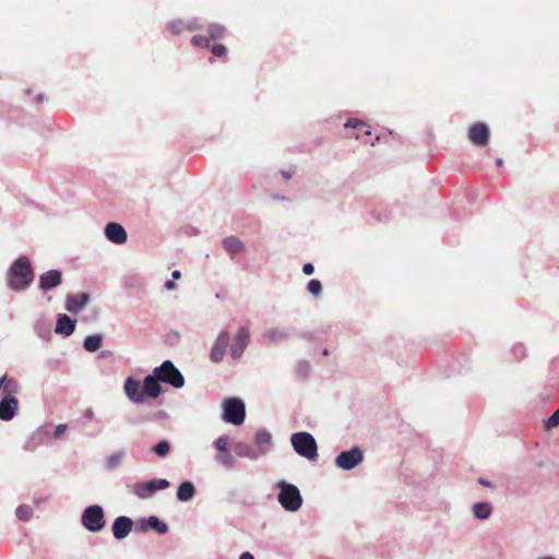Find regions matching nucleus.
<instances>
[{
  "instance_id": "obj_1",
  "label": "nucleus",
  "mask_w": 559,
  "mask_h": 559,
  "mask_svg": "<svg viewBox=\"0 0 559 559\" xmlns=\"http://www.w3.org/2000/svg\"><path fill=\"white\" fill-rule=\"evenodd\" d=\"M33 276L28 258L20 257L10 267L9 285L15 290L24 289L32 283Z\"/></svg>"
},
{
  "instance_id": "obj_2",
  "label": "nucleus",
  "mask_w": 559,
  "mask_h": 559,
  "mask_svg": "<svg viewBox=\"0 0 559 559\" xmlns=\"http://www.w3.org/2000/svg\"><path fill=\"white\" fill-rule=\"evenodd\" d=\"M294 450L302 457L310 461L318 456V445L309 432H296L290 438Z\"/></svg>"
},
{
  "instance_id": "obj_3",
  "label": "nucleus",
  "mask_w": 559,
  "mask_h": 559,
  "mask_svg": "<svg viewBox=\"0 0 559 559\" xmlns=\"http://www.w3.org/2000/svg\"><path fill=\"white\" fill-rule=\"evenodd\" d=\"M278 487L281 489L278 493V501L281 506L286 510L290 512L297 511L302 503V498L300 495L299 489L292 485L287 484L285 481L278 483Z\"/></svg>"
},
{
  "instance_id": "obj_4",
  "label": "nucleus",
  "mask_w": 559,
  "mask_h": 559,
  "mask_svg": "<svg viewBox=\"0 0 559 559\" xmlns=\"http://www.w3.org/2000/svg\"><path fill=\"white\" fill-rule=\"evenodd\" d=\"M153 373L162 382L171 384L174 388H182L185 378L170 360H165L159 367L153 370Z\"/></svg>"
},
{
  "instance_id": "obj_5",
  "label": "nucleus",
  "mask_w": 559,
  "mask_h": 559,
  "mask_svg": "<svg viewBox=\"0 0 559 559\" xmlns=\"http://www.w3.org/2000/svg\"><path fill=\"white\" fill-rule=\"evenodd\" d=\"M82 524L90 532H99L105 526L104 511L99 506L86 508L82 514Z\"/></svg>"
},
{
  "instance_id": "obj_6",
  "label": "nucleus",
  "mask_w": 559,
  "mask_h": 559,
  "mask_svg": "<svg viewBox=\"0 0 559 559\" xmlns=\"http://www.w3.org/2000/svg\"><path fill=\"white\" fill-rule=\"evenodd\" d=\"M246 417L245 404L239 399H228L224 403V420L241 425Z\"/></svg>"
},
{
  "instance_id": "obj_7",
  "label": "nucleus",
  "mask_w": 559,
  "mask_h": 559,
  "mask_svg": "<svg viewBox=\"0 0 559 559\" xmlns=\"http://www.w3.org/2000/svg\"><path fill=\"white\" fill-rule=\"evenodd\" d=\"M169 487L166 479H151L144 483H136L132 487V492L141 499L151 497L155 491Z\"/></svg>"
},
{
  "instance_id": "obj_8",
  "label": "nucleus",
  "mask_w": 559,
  "mask_h": 559,
  "mask_svg": "<svg viewBox=\"0 0 559 559\" xmlns=\"http://www.w3.org/2000/svg\"><path fill=\"white\" fill-rule=\"evenodd\" d=\"M364 459L362 452L359 448L355 447L349 451L341 452L336 459L335 464L345 471L352 469L357 466Z\"/></svg>"
},
{
  "instance_id": "obj_9",
  "label": "nucleus",
  "mask_w": 559,
  "mask_h": 559,
  "mask_svg": "<svg viewBox=\"0 0 559 559\" xmlns=\"http://www.w3.org/2000/svg\"><path fill=\"white\" fill-rule=\"evenodd\" d=\"M489 138V128L484 122H476L468 129V139L474 145L486 146Z\"/></svg>"
},
{
  "instance_id": "obj_10",
  "label": "nucleus",
  "mask_w": 559,
  "mask_h": 559,
  "mask_svg": "<svg viewBox=\"0 0 559 559\" xmlns=\"http://www.w3.org/2000/svg\"><path fill=\"white\" fill-rule=\"evenodd\" d=\"M123 390H124V393L128 396V399L130 401H132L133 403H136V404L144 403L145 399H144L143 390L141 389L140 381H138L131 377H128L124 381Z\"/></svg>"
},
{
  "instance_id": "obj_11",
  "label": "nucleus",
  "mask_w": 559,
  "mask_h": 559,
  "mask_svg": "<svg viewBox=\"0 0 559 559\" xmlns=\"http://www.w3.org/2000/svg\"><path fill=\"white\" fill-rule=\"evenodd\" d=\"M229 340L230 338L228 332L224 331L219 333L210 354L211 360L213 362H219L223 360Z\"/></svg>"
},
{
  "instance_id": "obj_12",
  "label": "nucleus",
  "mask_w": 559,
  "mask_h": 559,
  "mask_svg": "<svg viewBox=\"0 0 559 559\" xmlns=\"http://www.w3.org/2000/svg\"><path fill=\"white\" fill-rule=\"evenodd\" d=\"M21 390L19 381L8 374L0 378V397L16 399Z\"/></svg>"
},
{
  "instance_id": "obj_13",
  "label": "nucleus",
  "mask_w": 559,
  "mask_h": 559,
  "mask_svg": "<svg viewBox=\"0 0 559 559\" xmlns=\"http://www.w3.org/2000/svg\"><path fill=\"white\" fill-rule=\"evenodd\" d=\"M249 336H250V333H249V329L248 328H241L235 338H234V343L231 344V347H230V355L233 356V358L237 359L239 358L248 342H249Z\"/></svg>"
},
{
  "instance_id": "obj_14",
  "label": "nucleus",
  "mask_w": 559,
  "mask_h": 559,
  "mask_svg": "<svg viewBox=\"0 0 559 559\" xmlns=\"http://www.w3.org/2000/svg\"><path fill=\"white\" fill-rule=\"evenodd\" d=\"M19 409V400L12 397H1L0 400V419L11 420Z\"/></svg>"
},
{
  "instance_id": "obj_15",
  "label": "nucleus",
  "mask_w": 559,
  "mask_h": 559,
  "mask_svg": "<svg viewBox=\"0 0 559 559\" xmlns=\"http://www.w3.org/2000/svg\"><path fill=\"white\" fill-rule=\"evenodd\" d=\"M105 235L114 243L122 245L127 241V233L118 223H109L105 227Z\"/></svg>"
},
{
  "instance_id": "obj_16",
  "label": "nucleus",
  "mask_w": 559,
  "mask_h": 559,
  "mask_svg": "<svg viewBox=\"0 0 559 559\" xmlns=\"http://www.w3.org/2000/svg\"><path fill=\"white\" fill-rule=\"evenodd\" d=\"M62 274L60 271L50 270L39 276V287L43 290L52 289L61 284Z\"/></svg>"
},
{
  "instance_id": "obj_17",
  "label": "nucleus",
  "mask_w": 559,
  "mask_h": 559,
  "mask_svg": "<svg viewBox=\"0 0 559 559\" xmlns=\"http://www.w3.org/2000/svg\"><path fill=\"white\" fill-rule=\"evenodd\" d=\"M132 521L127 516H118L112 524V534L117 539H123L132 528Z\"/></svg>"
},
{
  "instance_id": "obj_18",
  "label": "nucleus",
  "mask_w": 559,
  "mask_h": 559,
  "mask_svg": "<svg viewBox=\"0 0 559 559\" xmlns=\"http://www.w3.org/2000/svg\"><path fill=\"white\" fill-rule=\"evenodd\" d=\"M143 394L144 396H148L151 399H156L159 396L162 392V386L159 384V380L157 377L153 373L147 376L143 381Z\"/></svg>"
},
{
  "instance_id": "obj_19",
  "label": "nucleus",
  "mask_w": 559,
  "mask_h": 559,
  "mask_svg": "<svg viewBox=\"0 0 559 559\" xmlns=\"http://www.w3.org/2000/svg\"><path fill=\"white\" fill-rule=\"evenodd\" d=\"M90 301V297L85 293L70 295L67 298V310L70 312H78L84 308Z\"/></svg>"
},
{
  "instance_id": "obj_20",
  "label": "nucleus",
  "mask_w": 559,
  "mask_h": 559,
  "mask_svg": "<svg viewBox=\"0 0 559 559\" xmlns=\"http://www.w3.org/2000/svg\"><path fill=\"white\" fill-rule=\"evenodd\" d=\"M75 322L67 314H59L56 324V333L69 336L74 332Z\"/></svg>"
},
{
  "instance_id": "obj_21",
  "label": "nucleus",
  "mask_w": 559,
  "mask_h": 559,
  "mask_svg": "<svg viewBox=\"0 0 559 559\" xmlns=\"http://www.w3.org/2000/svg\"><path fill=\"white\" fill-rule=\"evenodd\" d=\"M200 28H201V25H199L197 21H191L189 23H185V22L178 20V21H173L167 24V29L171 34H175V35H178L186 29L187 31H195V29H200Z\"/></svg>"
},
{
  "instance_id": "obj_22",
  "label": "nucleus",
  "mask_w": 559,
  "mask_h": 559,
  "mask_svg": "<svg viewBox=\"0 0 559 559\" xmlns=\"http://www.w3.org/2000/svg\"><path fill=\"white\" fill-rule=\"evenodd\" d=\"M195 493L194 486L191 481H183L177 490V498L180 501H188L193 498Z\"/></svg>"
},
{
  "instance_id": "obj_23",
  "label": "nucleus",
  "mask_w": 559,
  "mask_h": 559,
  "mask_svg": "<svg viewBox=\"0 0 559 559\" xmlns=\"http://www.w3.org/2000/svg\"><path fill=\"white\" fill-rule=\"evenodd\" d=\"M223 246L230 254H236L243 249V243L237 237H227L223 241Z\"/></svg>"
},
{
  "instance_id": "obj_24",
  "label": "nucleus",
  "mask_w": 559,
  "mask_h": 559,
  "mask_svg": "<svg viewBox=\"0 0 559 559\" xmlns=\"http://www.w3.org/2000/svg\"><path fill=\"white\" fill-rule=\"evenodd\" d=\"M102 343H103L102 335H99V334L88 335L85 337L83 346H84L85 350L93 353L100 348Z\"/></svg>"
},
{
  "instance_id": "obj_25",
  "label": "nucleus",
  "mask_w": 559,
  "mask_h": 559,
  "mask_svg": "<svg viewBox=\"0 0 559 559\" xmlns=\"http://www.w3.org/2000/svg\"><path fill=\"white\" fill-rule=\"evenodd\" d=\"M491 506L488 502H477L473 506V513L477 519L485 520L491 513Z\"/></svg>"
},
{
  "instance_id": "obj_26",
  "label": "nucleus",
  "mask_w": 559,
  "mask_h": 559,
  "mask_svg": "<svg viewBox=\"0 0 559 559\" xmlns=\"http://www.w3.org/2000/svg\"><path fill=\"white\" fill-rule=\"evenodd\" d=\"M225 33L226 28L221 24L213 23L207 26V34L210 39H221L225 36Z\"/></svg>"
},
{
  "instance_id": "obj_27",
  "label": "nucleus",
  "mask_w": 559,
  "mask_h": 559,
  "mask_svg": "<svg viewBox=\"0 0 559 559\" xmlns=\"http://www.w3.org/2000/svg\"><path fill=\"white\" fill-rule=\"evenodd\" d=\"M147 526L158 534H166L168 532V526L166 523L162 522L158 518L152 515L147 520Z\"/></svg>"
},
{
  "instance_id": "obj_28",
  "label": "nucleus",
  "mask_w": 559,
  "mask_h": 559,
  "mask_svg": "<svg viewBox=\"0 0 559 559\" xmlns=\"http://www.w3.org/2000/svg\"><path fill=\"white\" fill-rule=\"evenodd\" d=\"M153 451L156 453V455L160 457H165L169 451H170V444L169 442L163 440L159 441L154 448Z\"/></svg>"
},
{
  "instance_id": "obj_29",
  "label": "nucleus",
  "mask_w": 559,
  "mask_h": 559,
  "mask_svg": "<svg viewBox=\"0 0 559 559\" xmlns=\"http://www.w3.org/2000/svg\"><path fill=\"white\" fill-rule=\"evenodd\" d=\"M217 461L227 468H231L235 464V457L229 452L221 453L217 456Z\"/></svg>"
},
{
  "instance_id": "obj_30",
  "label": "nucleus",
  "mask_w": 559,
  "mask_h": 559,
  "mask_svg": "<svg viewBox=\"0 0 559 559\" xmlns=\"http://www.w3.org/2000/svg\"><path fill=\"white\" fill-rule=\"evenodd\" d=\"M16 516L22 521H28L33 514L32 509L28 506H20L16 509Z\"/></svg>"
},
{
  "instance_id": "obj_31",
  "label": "nucleus",
  "mask_w": 559,
  "mask_h": 559,
  "mask_svg": "<svg viewBox=\"0 0 559 559\" xmlns=\"http://www.w3.org/2000/svg\"><path fill=\"white\" fill-rule=\"evenodd\" d=\"M211 39L207 36L195 35L192 37L191 43L200 48H210Z\"/></svg>"
},
{
  "instance_id": "obj_32",
  "label": "nucleus",
  "mask_w": 559,
  "mask_h": 559,
  "mask_svg": "<svg viewBox=\"0 0 559 559\" xmlns=\"http://www.w3.org/2000/svg\"><path fill=\"white\" fill-rule=\"evenodd\" d=\"M229 438L227 436H221L215 441L214 445L221 453L228 452Z\"/></svg>"
},
{
  "instance_id": "obj_33",
  "label": "nucleus",
  "mask_w": 559,
  "mask_h": 559,
  "mask_svg": "<svg viewBox=\"0 0 559 559\" xmlns=\"http://www.w3.org/2000/svg\"><path fill=\"white\" fill-rule=\"evenodd\" d=\"M122 459H123V452H116V453L111 454L110 456H108L107 466L109 468H116L120 464Z\"/></svg>"
},
{
  "instance_id": "obj_34",
  "label": "nucleus",
  "mask_w": 559,
  "mask_h": 559,
  "mask_svg": "<svg viewBox=\"0 0 559 559\" xmlns=\"http://www.w3.org/2000/svg\"><path fill=\"white\" fill-rule=\"evenodd\" d=\"M272 436L267 431H258L255 435V442L258 444H269L271 442Z\"/></svg>"
},
{
  "instance_id": "obj_35",
  "label": "nucleus",
  "mask_w": 559,
  "mask_h": 559,
  "mask_svg": "<svg viewBox=\"0 0 559 559\" xmlns=\"http://www.w3.org/2000/svg\"><path fill=\"white\" fill-rule=\"evenodd\" d=\"M321 289H322V285H321L320 281H318V280H311V281L308 283V290H309V293H311L312 295L318 296V295L321 293Z\"/></svg>"
},
{
  "instance_id": "obj_36",
  "label": "nucleus",
  "mask_w": 559,
  "mask_h": 559,
  "mask_svg": "<svg viewBox=\"0 0 559 559\" xmlns=\"http://www.w3.org/2000/svg\"><path fill=\"white\" fill-rule=\"evenodd\" d=\"M211 51L216 57H225L227 53L226 47L222 44H216L212 46Z\"/></svg>"
},
{
  "instance_id": "obj_37",
  "label": "nucleus",
  "mask_w": 559,
  "mask_h": 559,
  "mask_svg": "<svg viewBox=\"0 0 559 559\" xmlns=\"http://www.w3.org/2000/svg\"><path fill=\"white\" fill-rule=\"evenodd\" d=\"M559 425V408L547 419V428H555Z\"/></svg>"
},
{
  "instance_id": "obj_38",
  "label": "nucleus",
  "mask_w": 559,
  "mask_h": 559,
  "mask_svg": "<svg viewBox=\"0 0 559 559\" xmlns=\"http://www.w3.org/2000/svg\"><path fill=\"white\" fill-rule=\"evenodd\" d=\"M345 127L346 128H353V129H365L366 124H365V122H362V121H360L358 119H349L345 123Z\"/></svg>"
},
{
  "instance_id": "obj_39",
  "label": "nucleus",
  "mask_w": 559,
  "mask_h": 559,
  "mask_svg": "<svg viewBox=\"0 0 559 559\" xmlns=\"http://www.w3.org/2000/svg\"><path fill=\"white\" fill-rule=\"evenodd\" d=\"M67 425H58L55 430V438L59 439L67 430Z\"/></svg>"
},
{
  "instance_id": "obj_40",
  "label": "nucleus",
  "mask_w": 559,
  "mask_h": 559,
  "mask_svg": "<svg viewBox=\"0 0 559 559\" xmlns=\"http://www.w3.org/2000/svg\"><path fill=\"white\" fill-rule=\"evenodd\" d=\"M314 271V267L311 263H306L304 264L302 266V272L306 274V275H311Z\"/></svg>"
},
{
  "instance_id": "obj_41",
  "label": "nucleus",
  "mask_w": 559,
  "mask_h": 559,
  "mask_svg": "<svg viewBox=\"0 0 559 559\" xmlns=\"http://www.w3.org/2000/svg\"><path fill=\"white\" fill-rule=\"evenodd\" d=\"M175 286H176V285H175L174 281H167V282L165 283V287H166L168 290L174 289V288H175Z\"/></svg>"
},
{
  "instance_id": "obj_42",
  "label": "nucleus",
  "mask_w": 559,
  "mask_h": 559,
  "mask_svg": "<svg viewBox=\"0 0 559 559\" xmlns=\"http://www.w3.org/2000/svg\"><path fill=\"white\" fill-rule=\"evenodd\" d=\"M478 481H479L480 485H483L485 487H491L492 486L490 481H488L487 479H484V478H479Z\"/></svg>"
},
{
  "instance_id": "obj_43",
  "label": "nucleus",
  "mask_w": 559,
  "mask_h": 559,
  "mask_svg": "<svg viewBox=\"0 0 559 559\" xmlns=\"http://www.w3.org/2000/svg\"><path fill=\"white\" fill-rule=\"evenodd\" d=\"M239 559H254L250 552H243Z\"/></svg>"
},
{
  "instance_id": "obj_44",
  "label": "nucleus",
  "mask_w": 559,
  "mask_h": 559,
  "mask_svg": "<svg viewBox=\"0 0 559 559\" xmlns=\"http://www.w3.org/2000/svg\"><path fill=\"white\" fill-rule=\"evenodd\" d=\"M171 276L174 280H179L181 277V273L176 270L171 273Z\"/></svg>"
},
{
  "instance_id": "obj_45",
  "label": "nucleus",
  "mask_w": 559,
  "mask_h": 559,
  "mask_svg": "<svg viewBox=\"0 0 559 559\" xmlns=\"http://www.w3.org/2000/svg\"><path fill=\"white\" fill-rule=\"evenodd\" d=\"M269 335H270V337H271L272 340H276V338H277V336H278V337H280V336H282V335L280 334V332H274V331L270 332V334H269Z\"/></svg>"
},
{
  "instance_id": "obj_46",
  "label": "nucleus",
  "mask_w": 559,
  "mask_h": 559,
  "mask_svg": "<svg viewBox=\"0 0 559 559\" xmlns=\"http://www.w3.org/2000/svg\"><path fill=\"white\" fill-rule=\"evenodd\" d=\"M237 454H239V455H245V454H247V452H245V449H242V445H241V444H239V445L237 447Z\"/></svg>"
},
{
  "instance_id": "obj_47",
  "label": "nucleus",
  "mask_w": 559,
  "mask_h": 559,
  "mask_svg": "<svg viewBox=\"0 0 559 559\" xmlns=\"http://www.w3.org/2000/svg\"><path fill=\"white\" fill-rule=\"evenodd\" d=\"M283 176L286 178V179H289L292 177V174L289 173H283Z\"/></svg>"
},
{
  "instance_id": "obj_48",
  "label": "nucleus",
  "mask_w": 559,
  "mask_h": 559,
  "mask_svg": "<svg viewBox=\"0 0 559 559\" xmlns=\"http://www.w3.org/2000/svg\"><path fill=\"white\" fill-rule=\"evenodd\" d=\"M364 134L369 136L370 135V131L368 129L364 130Z\"/></svg>"
}]
</instances>
